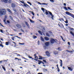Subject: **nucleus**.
I'll return each instance as SVG.
<instances>
[{"label": "nucleus", "instance_id": "obj_1", "mask_svg": "<svg viewBox=\"0 0 74 74\" xmlns=\"http://www.w3.org/2000/svg\"><path fill=\"white\" fill-rule=\"evenodd\" d=\"M6 14V10L4 9H2L0 10V15H3Z\"/></svg>", "mask_w": 74, "mask_h": 74}, {"label": "nucleus", "instance_id": "obj_2", "mask_svg": "<svg viewBox=\"0 0 74 74\" xmlns=\"http://www.w3.org/2000/svg\"><path fill=\"white\" fill-rule=\"evenodd\" d=\"M65 13L66 14V15H69V16H71V17H72V18H74V15L73 14H72L68 11L66 12H65Z\"/></svg>", "mask_w": 74, "mask_h": 74}, {"label": "nucleus", "instance_id": "obj_3", "mask_svg": "<svg viewBox=\"0 0 74 74\" xmlns=\"http://www.w3.org/2000/svg\"><path fill=\"white\" fill-rule=\"evenodd\" d=\"M57 42L55 40V39L53 38H51L50 40V42L51 44H54L55 42Z\"/></svg>", "mask_w": 74, "mask_h": 74}, {"label": "nucleus", "instance_id": "obj_4", "mask_svg": "<svg viewBox=\"0 0 74 74\" xmlns=\"http://www.w3.org/2000/svg\"><path fill=\"white\" fill-rule=\"evenodd\" d=\"M64 9H65V10H66V11H68V10H73V9H71V8L69 7H68L67 8L66 7L64 6Z\"/></svg>", "mask_w": 74, "mask_h": 74}, {"label": "nucleus", "instance_id": "obj_5", "mask_svg": "<svg viewBox=\"0 0 74 74\" xmlns=\"http://www.w3.org/2000/svg\"><path fill=\"white\" fill-rule=\"evenodd\" d=\"M45 53L47 56H48V57H50V56H51V55H50V53H49V51H46Z\"/></svg>", "mask_w": 74, "mask_h": 74}, {"label": "nucleus", "instance_id": "obj_6", "mask_svg": "<svg viewBox=\"0 0 74 74\" xmlns=\"http://www.w3.org/2000/svg\"><path fill=\"white\" fill-rule=\"evenodd\" d=\"M48 12H49V14L51 15V19L53 20V14H52V13H51V12L48 11Z\"/></svg>", "mask_w": 74, "mask_h": 74}, {"label": "nucleus", "instance_id": "obj_7", "mask_svg": "<svg viewBox=\"0 0 74 74\" xmlns=\"http://www.w3.org/2000/svg\"><path fill=\"white\" fill-rule=\"evenodd\" d=\"M8 1V0H1V2H4L5 3H7Z\"/></svg>", "mask_w": 74, "mask_h": 74}, {"label": "nucleus", "instance_id": "obj_8", "mask_svg": "<svg viewBox=\"0 0 74 74\" xmlns=\"http://www.w3.org/2000/svg\"><path fill=\"white\" fill-rule=\"evenodd\" d=\"M25 23L26 25H27V26L29 28H30V26L29 25V24H28V23L26 21L25 22Z\"/></svg>", "mask_w": 74, "mask_h": 74}, {"label": "nucleus", "instance_id": "obj_9", "mask_svg": "<svg viewBox=\"0 0 74 74\" xmlns=\"http://www.w3.org/2000/svg\"><path fill=\"white\" fill-rule=\"evenodd\" d=\"M45 39L46 41H48V40H49V39L48 38V37L45 36Z\"/></svg>", "mask_w": 74, "mask_h": 74}, {"label": "nucleus", "instance_id": "obj_10", "mask_svg": "<svg viewBox=\"0 0 74 74\" xmlns=\"http://www.w3.org/2000/svg\"><path fill=\"white\" fill-rule=\"evenodd\" d=\"M11 7L12 8H14V7H15V4L14 3H12L11 4Z\"/></svg>", "mask_w": 74, "mask_h": 74}, {"label": "nucleus", "instance_id": "obj_11", "mask_svg": "<svg viewBox=\"0 0 74 74\" xmlns=\"http://www.w3.org/2000/svg\"><path fill=\"white\" fill-rule=\"evenodd\" d=\"M16 26L18 28H21V27H22V26H21V25L18 24L16 25Z\"/></svg>", "mask_w": 74, "mask_h": 74}, {"label": "nucleus", "instance_id": "obj_12", "mask_svg": "<svg viewBox=\"0 0 74 74\" xmlns=\"http://www.w3.org/2000/svg\"><path fill=\"white\" fill-rule=\"evenodd\" d=\"M49 42H47L45 43V45L46 46H48L49 45Z\"/></svg>", "mask_w": 74, "mask_h": 74}, {"label": "nucleus", "instance_id": "obj_13", "mask_svg": "<svg viewBox=\"0 0 74 74\" xmlns=\"http://www.w3.org/2000/svg\"><path fill=\"white\" fill-rule=\"evenodd\" d=\"M60 66L61 67H62V66H63V63H62V60H60Z\"/></svg>", "mask_w": 74, "mask_h": 74}, {"label": "nucleus", "instance_id": "obj_14", "mask_svg": "<svg viewBox=\"0 0 74 74\" xmlns=\"http://www.w3.org/2000/svg\"><path fill=\"white\" fill-rule=\"evenodd\" d=\"M37 54L36 53H35L34 56H35L34 57V58H35V59H36V58H37V59H38V56H37Z\"/></svg>", "mask_w": 74, "mask_h": 74}, {"label": "nucleus", "instance_id": "obj_15", "mask_svg": "<svg viewBox=\"0 0 74 74\" xmlns=\"http://www.w3.org/2000/svg\"><path fill=\"white\" fill-rule=\"evenodd\" d=\"M20 2L21 3H23V4H25V5H26L28 7H29V5H27V4L25 3L24 1H23V2L21 1H20Z\"/></svg>", "mask_w": 74, "mask_h": 74}, {"label": "nucleus", "instance_id": "obj_16", "mask_svg": "<svg viewBox=\"0 0 74 74\" xmlns=\"http://www.w3.org/2000/svg\"><path fill=\"white\" fill-rule=\"evenodd\" d=\"M7 10L9 12H10V13H12V12H11V10L10 9L8 8H7Z\"/></svg>", "mask_w": 74, "mask_h": 74}, {"label": "nucleus", "instance_id": "obj_17", "mask_svg": "<svg viewBox=\"0 0 74 74\" xmlns=\"http://www.w3.org/2000/svg\"><path fill=\"white\" fill-rule=\"evenodd\" d=\"M39 58L38 59H39V60H42V59H44V58H42V57L41 56H39Z\"/></svg>", "mask_w": 74, "mask_h": 74}, {"label": "nucleus", "instance_id": "obj_18", "mask_svg": "<svg viewBox=\"0 0 74 74\" xmlns=\"http://www.w3.org/2000/svg\"><path fill=\"white\" fill-rule=\"evenodd\" d=\"M68 69L70 70V71H73V69H71V67H68Z\"/></svg>", "mask_w": 74, "mask_h": 74}, {"label": "nucleus", "instance_id": "obj_19", "mask_svg": "<svg viewBox=\"0 0 74 74\" xmlns=\"http://www.w3.org/2000/svg\"><path fill=\"white\" fill-rule=\"evenodd\" d=\"M58 26H59V27H61V28H64V26H63V24H62V27H61L60 25L59 24H58Z\"/></svg>", "mask_w": 74, "mask_h": 74}, {"label": "nucleus", "instance_id": "obj_20", "mask_svg": "<svg viewBox=\"0 0 74 74\" xmlns=\"http://www.w3.org/2000/svg\"><path fill=\"white\" fill-rule=\"evenodd\" d=\"M41 10L42 11H43L44 12H45V11H47V10H46V9H44V8H42Z\"/></svg>", "mask_w": 74, "mask_h": 74}, {"label": "nucleus", "instance_id": "obj_21", "mask_svg": "<svg viewBox=\"0 0 74 74\" xmlns=\"http://www.w3.org/2000/svg\"><path fill=\"white\" fill-rule=\"evenodd\" d=\"M40 39H41V41H43V42H44V38H42V37H41Z\"/></svg>", "mask_w": 74, "mask_h": 74}, {"label": "nucleus", "instance_id": "obj_22", "mask_svg": "<svg viewBox=\"0 0 74 74\" xmlns=\"http://www.w3.org/2000/svg\"><path fill=\"white\" fill-rule=\"evenodd\" d=\"M66 51H67V52H69L70 53H73V51H69V50H66Z\"/></svg>", "mask_w": 74, "mask_h": 74}, {"label": "nucleus", "instance_id": "obj_23", "mask_svg": "<svg viewBox=\"0 0 74 74\" xmlns=\"http://www.w3.org/2000/svg\"><path fill=\"white\" fill-rule=\"evenodd\" d=\"M58 52L57 51H55L54 52V53L55 55H56V54H58Z\"/></svg>", "mask_w": 74, "mask_h": 74}, {"label": "nucleus", "instance_id": "obj_24", "mask_svg": "<svg viewBox=\"0 0 74 74\" xmlns=\"http://www.w3.org/2000/svg\"><path fill=\"white\" fill-rule=\"evenodd\" d=\"M38 64H41V63H42V61H41L40 60H38Z\"/></svg>", "mask_w": 74, "mask_h": 74}, {"label": "nucleus", "instance_id": "obj_25", "mask_svg": "<svg viewBox=\"0 0 74 74\" xmlns=\"http://www.w3.org/2000/svg\"><path fill=\"white\" fill-rule=\"evenodd\" d=\"M1 66L2 67V68L5 71H6V69H5V67H4V66H3V65H1Z\"/></svg>", "mask_w": 74, "mask_h": 74}, {"label": "nucleus", "instance_id": "obj_26", "mask_svg": "<svg viewBox=\"0 0 74 74\" xmlns=\"http://www.w3.org/2000/svg\"><path fill=\"white\" fill-rule=\"evenodd\" d=\"M70 33L72 35V36H73V37H74V33H73L72 31L70 32Z\"/></svg>", "mask_w": 74, "mask_h": 74}, {"label": "nucleus", "instance_id": "obj_27", "mask_svg": "<svg viewBox=\"0 0 74 74\" xmlns=\"http://www.w3.org/2000/svg\"><path fill=\"white\" fill-rule=\"evenodd\" d=\"M38 32L40 34H41V35H42V32L40 31V30H39L38 31Z\"/></svg>", "mask_w": 74, "mask_h": 74}, {"label": "nucleus", "instance_id": "obj_28", "mask_svg": "<svg viewBox=\"0 0 74 74\" xmlns=\"http://www.w3.org/2000/svg\"><path fill=\"white\" fill-rule=\"evenodd\" d=\"M6 45H9V42H6L5 43Z\"/></svg>", "mask_w": 74, "mask_h": 74}, {"label": "nucleus", "instance_id": "obj_29", "mask_svg": "<svg viewBox=\"0 0 74 74\" xmlns=\"http://www.w3.org/2000/svg\"><path fill=\"white\" fill-rule=\"evenodd\" d=\"M0 47H1L2 48L4 47V46L3 45V43H1V44H0Z\"/></svg>", "mask_w": 74, "mask_h": 74}, {"label": "nucleus", "instance_id": "obj_30", "mask_svg": "<svg viewBox=\"0 0 74 74\" xmlns=\"http://www.w3.org/2000/svg\"><path fill=\"white\" fill-rule=\"evenodd\" d=\"M29 20L30 22L31 23H34V21L32 20H31L30 19H29Z\"/></svg>", "mask_w": 74, "mask_h": 74}, {"label": "nucleus", "instance_id": "obj_31", "mask_svg": "<svg viewBox=\"0 0 74 74\" xmlns=\"http://www.w3.org/2000/svg\"><path fill=\"white\" fill-rule=\"evenodd\" d=\"M59 20L60 21H64V19L63 18H61L59 19Z\"/></svg>", "mask_w": 74, "mask_h": 74}, {"label": "nucleus", "instance_id": "obj_32", "mask_svg": "<svg viewBox=\"0 0 74 74\" xmlns=\"http://www.w3.org/2000/svg\"><path fill=\"white\" fill-rule=\"evenodd\" d=\"M46 36H48V37H50V36H49V34L47 32L46 33Z\"/></svg>", "mask_w": 74, "mask_h": 74}, {"label": "nucleus", "instance_id": "obj_33", "mask_svg": "<svg viewBox=\"0 0 74 74\" xmlns=\"http://www.w3.org/2000/svg\"><path fill=\"white\" fill-rule=\"evenodd\" d=\"M47 11H46L45 12V14H46V15H48V14H49V13H48V11H47Z\"/></svg>", "mask_w": 74, "mask_h": 74}, {"label": "nucleus", "instance_id": "obj_34", "mask_svg": "<svg viewBox=\"0 0 74 74\" xmlns=\"http://www.w3.org/2000/svg\"><path fill=\"white\" fill-rule=\"evenodd\" d=\"M8 2L9 3H12V1L11 0H9V1H8Z\"/></svg>", "mask_w": 74, "mask_h": 74}, {"label": "nucleus", "instance_id": "obj_35", "mask_svg": "<svg viewBox=\"0 0 74 74\" xmlns=\"http://www.w3.org/2000/svg\"><path fill=\"white\" fill-rule=\"evenodd\" d=\"M0 26H2V27H5L1 23H0Z\"/></svg>", "mask_w": 74, "mask_h": 74}, {"label": "nucleus", "instance_id": "obj_36", "mask_svg": "<svg viewBox=\"0 0 74 74\" xmlns=\"http://www.w3.org/2000/svg\"><path fill=\"white\" fill-rule=\"evenodd\" d=\"M10 18L11 20H13V18H12V16H10Z\"/></svg>", "mask_w": 74, "mask_h": 74}, {"label": "nucleus", "instance_id": "obj_37", "mask_svg": "<svg viewBox=\"0 0 74 74\" xmlns=\"http://www.w3.org/2000/svg\"><path fill=\"white\" fill-rule=\"evenodd\" d=\"M33 37L34 39H35V38H37V36H34H34H33Z\"/></svg>", "mask_w": 74, "mask_h": 74}, {"label": "nucleus", "instance_id": "obj_38", "mask_svg": "<svg viewBox=\"0 0 74 74\" xmlns=\"http://www.w3.org/2000/svg\"><path fill=\"white\" fill-rule=\"evenodd\" d=\"M15 59H17V60H18V61L19 60H21V59H19L16 58H15Z\"/></svg>", "mask_w": 74, "mask_h": 74}, {"label": "nucleus", "instance_id": "obj_39", "mask_svg": "<svg viewBox=\"0 0 74 74\" xmlns=\"http://www.w3.org/2000/svg\"><path fill=\"white\" fill-rule=\"evenodd\" d=\"M69 28H70V30H74V28H70V27H68Z\"/></svg>", "mask_w": 74, "mask_h": 74}, {"label": "nucleus", "instance_id": "obj_40", "mask_svg": "<svg viewBox=\"0 0 74 74\" xmlns=\"http://www.w3.org/2000/svg\"><path fill=\"white\" fill-rule=\"evenodd\" d=\"M60 37L62 38V40L64 41H65V40H64V39H63V37L62 36H61Z\"/></svg>", "mask_w": 74, "mask_h": 74}, {"label": "nucleus", "instance_id": "obj_41", "mask_svg": "<svg viewBox=\"0 0 74 74\" xmlns=\"http://www.w3.org/2000/svg\"><path fill=\"white\" fill-rule=\"evenodd\" d=\"M14 54H15V55H17V56H21L20 54H18L17 53H15Z\"/></svg>", "mask_w": 74, "mask_h": 74}, {"label": "nucleus", "instance_id": "obj_42", "mask_svg": "<svg viewBox=\"0 0 74 74\" xmlns=\"http://www.w3.org/2000/svg\"><path fill=\"white\" fill-rule=\"evenodd\" d=\"M42 4H43V5H47L48 4L45 3H42Z\"/></svg>", "mask_w": 74, "mask_h": 74}, {"label": "nucleus", "instance_id": "obj_43", "mask_svg": "<svg viewBox=\"0 0 74 74\" xmlns=\"http://www.w3.org/2000/svg\"><path fill=\"white\" fill-rule=\"evenodd\" d=\"M66 21H65V23H68V20H67L66 19Z\"/></svg>", "mask_w": 74, "mask_h": 74}, {"label": "nucleus", "instance_id": "obj_44", "mask_svg": "<svg viewBox=\"0 0 74 74\" xmlns=\"http://www.w3.org/2000/svg\"><path fill=\"white\" fill-rule=\"evenodd\" d=\"M27 3L29 4H30V5H32V3L30 2H27Z\"/></svg>", "mask_w": 74, "mask_h": 74}, {"label": "nucleus", "instance_id": "obj_45", "mask_svg": "<svg viewBox=\"0 0 74 74\" xmlns=\"http://www.w3.org/2000/svg\"><path fill=\"white\" fill-rule=\"evenodd\" d=\"M7 22L8 23H9V24L10 23V21H9V20H7Z\"/></svg>", "mask_w": 74, "mask_h": 74}, {"label": "nucleus", "instance_id": "obj_46", "mask_svg": "<svg viewBox=\"0 0 74 74\" xmlns=\"http://www.w3.org/2000/svg\"><path fill=\"white\" fill-rule=\"evenodd\" d=\"M36 60V61H37V60H38L37 59H36L34 58H32V60Z\"/></svg>", "mask_w": 74, "mask_h": 74}, {"label": "nucleus", "instance_id": "obj_47", "mask_svg": "<svg viewBox=\"0 0 74 74\" xmlns=\"http://www.w3.org/2000/svg\"><path fill=\"white\" fill-rule=\"evenodd\" d=\"M22 59H25V60H27V58H25L23 57H22Z\"/></svg>", "mask_w": 74, "mask_h": 74}, {"label": "nucleus", "instance_id": "obj_48", "mask_svg": "<svg viewBox=\"0 0 74 74\" xmlns=\"http://www.w3.org/2000/svg\"><path fill=\"white\" fill-rule=\"evenodd\" d=\"M31 13L32 14L33 16H34V13L33 12V11L31 12Z\"/></svg>", "mask_w": 74, "mask_h": 74}, {"label": "nucleus", "instance_id": "obj_49", "mask_svg": "<svg viewBox=\"0 0 74 74\" xmlns=\"http://www.w3.org/2000/svg\"><path fill=\"white\" fill-rule=\"evenodd\" d=\"M0 30L1 33H4V32H3V30H2V29H0Z\"/></svg>", "mask_w": 74, "mask_h": 74}, {"label": "nucleus", "instance_id": "obj_50", "mask_svg": "<svg viewBox=\"0 0 74 74\" xmlns=\"http://www.w3.org/2000/svg\"><path fill=\"white\" fill-rule=\"evenodd\" d=\"M44 49L45 50L46 49H47V46H44Z\"/></svg>", "mask_w": 74, "mask_h": 74}, {"label": "nucleus", "instance_id": "obj_51", "mask_svg": "<svg viewBox=\"0 0 74 74\" xmlns=\"http://www.w3.org/2000/svg\"><path fill=\"white\" fill-rule=\"evenodd\" d=\"M15 38L14 37H12V40H13V41H14V38Z\"/></svg>", "mask_w": 74, "mask_h": 74}, {"label": "nucleus", "instance_id": "obj_52", "mask_svg": "<svg viewBox=\"0 0 74 74\" xmlns=\"http://www.w3.org/2000/svg\"><path fill=\"white\" fill-rule=\"evenodd\" d=\"M42 31H43V32H44V31H45V28H43L42 29Z\"/></svg>", "mask_w": 74, "mask_h": 74}, {"label": "nucleus", "instance_id": "obj_53", "mask_svg": "<svg viewBox=\"0 0 74 74\" xmlns=\"http://www.w3.org/2000/svg\"><path fill=\"white\" fill-rule=\"evenodd\" d=\"M61 48L60 47H58V50H59V51H60L61 50V49H60Z\"/></svg>", "mask_w": 74, "mask_h": 74}, {"label": "nucleus", "instance_id": "obj_54", "mask_svg": "<svg viewBox=\"0 0 74 74\" xmlns=\"http://www.w3.org/2000/svg\"><path fill=\"white\" fill-rule=\"evenodd\" d=\"M29 58H30V59H33V58H32V57L31 56H28Z\"/></svg>", "mask_w": 74, "mask_h": 74}, {"label": "nucleus", "instance_id": "obj_55", "mask_svg": "<svg viewBox=\"0 0 74 74\" xmlns=\"http://www.w3.org/2000/svg\"><path fill=\"white\" fill-rule=\"evenodd\" d=\"M5 21H6V18H4L3 19V22H5Z\"/></svg>", "mask_w": 74, "mask_h": 74}, {"label": "nucleus", "instance_id": "obj_56", "mask_svg": "<svg viewBox=\"0 0 74 74\" xmlns=\"http://www.w3.org/2000/svg\"><path fill=\"white\" fill-rule=\"evenodd\" d=\"M51 2H54V1L53 0H50Z\"/></svg>", "mask_w": 74, "mask_h": 74}, {"label": "nucleus", "instance_id": "obj_57", "mask_svg": "<svg viewBox=\"0 0 74 74\" xmlns=\"http://www.w3.org/2000/svg\"><path fill=\"white\" fill-rule=\"evenodd\" d=\"M43 62H45V63H47V62L45 60H43Z\"/></svg>", "mask_w": 74, "mask_h": 74}, {"label": "nucleus", "instance_id": "obj_58", "mask_svg": "<svg viewBox=\"0 0 74 74\" xmlns=\"http://www.w3.org/2000/svg\"><path fill=\"white\" fill-rule=\"evenodd\" d=\"M38 45H39L40 44V41L39 40H38Z\"/></svg>", "mask_w": 74, "mask_h": 74}, {"label": "nucleus", "instance_id": "obj_59", "mask_svg": "<svg viewBox=\"0 0 74 74\" xmlns=\"http://www.w3.org/2000/svg\"><path fill=\"white\" fill-rule=\"evenodd\" d=\"M68 45H70V42H68Z\"/></svg>", "mask_w": 74, "mask_h": 74}, {"label": "nucleus", "instance_id": "obj_60", "mask_svg": "<svg viewBox=\"0 0 74 74\" xmlns=\"http://www.w3.org/2000/svg\"><path fill=\"white\" fill-rule=\"evenodd\" d=\"M38 21H40V22H42V21H41V20H40V19H38Z\"/></svg>", "mask_w": 74, "mask_h": 74}, {"label": "nucleus", "instance_id": "obj_61", "mask_svg": "<svg viewBox=\"0 0 74 74\" xmlns=\"http://www.w3.org/2000/svg\"><path fill=\"white\" fill-rule=\"evenodd\" d=\"M13 10L15 12H16V9H13Z\"/></svg>", "mask_w": 74, "mask_h": 74}, {"label": "nucleus", "instance_id": "obj_62", "mask_svg": "<svg viewBox=\"0 0 74 74\" xmlns=\"http://www.w3.org/2000/svg\"><path fill=\"white\" fill-rule=\"evenodd\" d=\"M21 31H22V32H24V31H23V29H21Z\"/></svg>", "mask_w": 74, "mask_h": 74}, {"label": "nucleus", "instance_id": "obj_63", "mask_svg": "<svg viewBox=\"0 0 74 74\" xmlns=\"http://www.w3.org/2000/svg\"><path fill=\"white\" fill-rule=\"evenodd\" d=\"M64 6H66V3H64Z\"/></svg>", "mask_w": 74, "mask_h": 74}, {"label": "nucleus", "instance_id": "obj_64", "mask_svg": "<svg viewBox=\"0 0 74 74\" xmlns=\"http://www.w3.org/2000/svg\"><path fill=\"white\" fill-rule=\"evenodd\" d=\"M38 74H42V73H38Z\"/></svg>", "mask_w": 74, "mask_h": 74}]
</instances>
